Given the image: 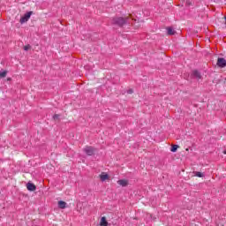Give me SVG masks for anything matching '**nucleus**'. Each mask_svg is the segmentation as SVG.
<instances>
[{
  "mask_svg": "<svg viewBox=\"0 0 226 226\" xmlns=\"http://www.w3.org/2000/svg\"><path fill=\"white\" fill-rule=\"evenodd\" d=\"M53 119H54L55 121H57V119H59V115H55V116H53Z\"/></svg>",
  "mask_w": 226,
  "mask_h": 226,
  "instance_id": "dca6fc26",
  "label": "nucleus"
},
{
  "mask_svg": "<svg viewBox=\"0 0 226 226\" xmlns=\"http://www.w3.org/2000/svg\"><path fill=\"white\" fill-rule=\"evenodd\" d=\"M178 147H179V146H177V145H172L170 152L171 153H176V151H177Z\"/></svg>",
  "mask_w": 226,
  "mask_h": 226,
  "instance_id": "4468645a",
  "label": "nucleus"
},
{
  "mask_svg": "<svg viewBox=\"0 0 226 226\" xmlns=\"http://www.w3.org/2000/svg\"><path fill=\"white\" fill-rule=\"evenodd\" d=\"M192 77H194V79H197L198 80H200V79H202V75H200V72H199L198 71L192 72Z\"/></svg>",
  "mask_w": 226,
  "mask_h": 226,
  "instance_id": "0eeeda50",
  "label": "nucleus"
},
{
  "mask_svg": "<svg viewBox=\"0 0 226 226\" xmlns=\"http://www.w3.org/2000/svg\"><path fill=\"white\" fill-rule=\"evenodd\" d=\"M117 185H119L120 186H128V180L126 179L118 180Z\"/></svg>",
  "mask_w": 226,
  "mask_h": 226,
  "instance_id": "6e6552de",
  "label": "nucleus"
},
{
  "mask_svg": "<svg viewBox=\"0 0 226 226\" xmlns=\"http://www.w3.org/2000/svg\"><path fill=\"white\" fill-rule=\"evenodd\" d=\"M132 18L125 17V18H115L113 19V24H117V26H123L124 24H132Z\"/></svg>",
  "mask_w": 226,
  "mask_h": 226,
  "instance_id": "f257e3e1",
  "label": "nucleus"
},
{
  "mask_svg": "<svg viewBox=\"0 0 226 226\" xmlns=\"http://www.w3.org/2000/svg\"><path fill=\"white\" fill-rule=\"evenodd\" d=\"M193 174L196 176V177H204V173L194 171Z\"/></svg>",
  "mask_w": 226,
  "mask_h": 226,
  "instance_id": "f8f14e48",
  "label": "nucleus"
},
{
  "mask_svg": "<svg viewBox=\"0 0 226 226\" xmlns=\"http://www.w3.org/2000/svg\"><path fill=\"white\" fill-rule=\"evenodd\" d=\"M100 179L101 181H107L108 179H109V174L105 172L101 173Z\"/></svg>",
  "mask_w": 226,
  "mask_h": 226,
  "instance_id": "423d86ee",
  "label": "nucleus"
},
{
  "mask_svg": "<svg viewBox=\"0 0 226 226\" xmlns=\"http://www.w3.org/2000/svg\"><path fill=\"white\" fill-rule=\"evenodd\" d=\"M58 207H60V209H64L66 207V202L64 201H58Z\"/></svg>",
  "mask_w": 226,
  "mask_h": 226,
  "instance_id": "9b49d317",
  "label": "nucleus"
},
{
  "mask_svg": "<svg viewBox=\"0 0 226 226\" xmlns=\"http://www.w3.org/2000/svg\"><path fill=\"white\" fill-rule=\"evenodd\" d=\"M31 49V45H26V46H24V50H30Z\"/></svg>",
  "mask_w": 226,
  "mask_h": 226,
  "instance_id": "2eb2a0df",
  "label": "nucleus"
},
{
  "mask_svg": "<svg viewBox=\"0 0 226 226\" xmlns=\"http://www.w3.org/2000/svg\"><path fill=\"white\" fill-rule=\"evenodd\" d=\"M132 93H133V89L128 90V94H132Z\"/></svg>",
  "mask_w": 226,
  "mask_h": 226,
  "instance_id": "f3484780",
  "label": "nucleus"
},
{
  "mask_svg": "<svg viewBox=\"0 0 226 226\" xmlns=\"http://www.w3.org/2000/svg\"><path fill=\"white\" fill-rule=\"evenodd\" d=\"M100 225H101V226H108V225H109V222H107V218L102 217V218H101Z\"/></svg>",
  "mask_w": 226,
  "mask_h": 226,
  "instance_id": "1a4fd4ad",
  "label": "nucleus"
},
{
  "mask_svg": "<svg viewBox=\"0 0 226 226\" xmlns=\"http://www.w3.org/2000/svg\"><path fill=\"white\" fill-rule=\"evenodd\" d=\"M167 34H170V36H172V35L176 34V30H174L172 27H168Z\"/></svg>",
  "mask_w": 226,
  "mask_h": 226,
  "instance_id": "9d476101",
  "label": "nucleus"
},
{
  "mask_svg": "<svg viewBox=\"0 0 226 226\" xmlns=\"http://www.w3.org/2000/svg\"><path fill=\"white\" fill-rule=\"evenodd\" d=\"M33 12H27L19 20L20 24H26V22H27V20H29V19H31V15Z\"/></svg>",
  "mask_w": 226,
  "mask_h": 226,
  "instance_id": "7ed1b4c3",
  "label": "nucleus"
},
{
  "mask_svg": "<svg viewBox=\"0 0 226 226\" xmlns=\"http://www.w3.org/2000/svg\"><path fill=\"white\" fill-rule=\"evenodd\" d=\"M217 65L220 66V68H225V66H226V60L224 58H218Z\"/></svg>",
  "mask_w": 226,
  "mask_h": 226,
  "instance_id": "20e7f679",
  "label": "nucleus"
},
{
  "mask_svg": "<svg viewBox=\"0 0 226 226\" xmlns=\"http://www.w3.org/2000/svg\"><path fill=\"white\" fill-rule=\"evenodd\" d=\"M7 74H8L7 71L0 72V79H4V77H6Z\"/></svg>",
  "mask_w": 226,
  "mask_h": 226,
  "instance_id": "ddd939ff",
  "label": "nucleus"
},
{
  "mask_svg": "<svg viewBox=\"0 0 226 226\" xmlns=\"http://www.w3.org/2000/svg\"><path fill=\"white\" fill-rule=\"evenodd\" d=\"M83 151L86 153V154H87V156H93V154L96 153V149L93 147H86L83 148Z\"/></svg>",
  "mask_w": 226,
  "mask_h": 226,
  "instance_id": "f03ea898",
  "label": "nucleus"
},
{
  "mask_svg": "<svg viewBox=\"0 0 226 226\" xmlns=\"http://www.w3.org/2000/svg\"><path fill=\"white\" fill-rule=\"evenodd\" d=\"M26 188L29 192H34V190H36V185H34L33 183H27Z\"/></svg>",
  "mask_w": 226,
  "mask_h": 226,
  "instance_id": "39448f33",
  "label": "nucleus"
},
{
  "mask_svg": "<svg viewBox=\"0 0 226 226\" xmlns=\"http://www.w3.org/2000/svg\"><path fill=\"white\" fill-rule=\"evenodd\" d=\"M186 4H187L188 6H190V4H192V3H190V0H187V1H186Z\"/></svg>",
  "mask_w": 226,
  "mask_h": 226,
  "instance_id": "a211bd4d",
  "label": "nucleus"
},
{
  "mask_svg": "<svg viewBox=\"0 0 226 226\" xmlns=\"http://www.w3.org/2000/svg\"><path fill=\"white\" fill-rule=\"evenodd\" d=\"M223 154H226V150L223 151Z\"/></svg>",
  "mask_w": 226,
  "mask_h": 226,
  "instance_id": "6ab92c4d",
  "label": "nucleus"
}]
</instances>
